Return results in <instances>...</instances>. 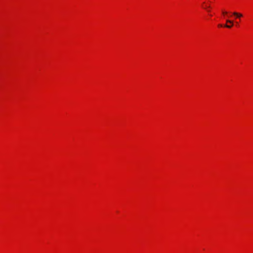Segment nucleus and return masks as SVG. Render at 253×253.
<instances>
[{
  "label": "nucleus",
  "mask_w": 253,
  "mask_h": 253,
  "mask_svg": "<svg viewBox=\"0 0 253 253\" xmlns=\"http://www.w3.org/2000/svg\"><path fill=\"white\" fill-rule=\"evenodd\" d=\"M226 22L227 23H231L232 24V25H233V22L231 20H226ZM232 25H225L224 26V27H226V28H230L231 27H232Z\"/></svg>",
  "instance_id": "1"
},
{
  "label": "nucleus",
  "mask_w": 253,
  "mask_h": 253,
  "mask_svg": "<svg viewBox=\"0 0 253 253\" xmlns=\"http://www.w3.org/2000/svg\"><path fill=\"white\" fill-rule=\"evenodd\" d=\"M233 14L234 15L238 17H241L242 16V14L238 13L236 12H233Z\"/></svg>",
  "instance_id": "2"
},
{
  "label": "nucleus",
  "mask_w": 253,
  "mask_h": 253,
  "mask_svg": "<svg viewBox=\"0 0 253 253\" xmlns=\"http://www.w3.org/2000/svg\"><path fill=\"white\" fill-rule=\"evenodd\" d=\"M227 13V12L226 11H222V14L225 15V14H226Z\"/></svg>",
  "instance_id": "3"
},
{
  "label": "nucleus",
  "mask_w": 253,
  "mask_h": 253,
  "mask_svg": "<svg viewBox=\"0 0 253 253\" xmlns=\"http://www.w3.org/2000/svg\"><path fill=\"white\" fill-rule=\"evenodd\" d=\"M218 27H223V25L222 24H219Z\"/></svg>",
  "instance_id": "4"
}]
</instances>
